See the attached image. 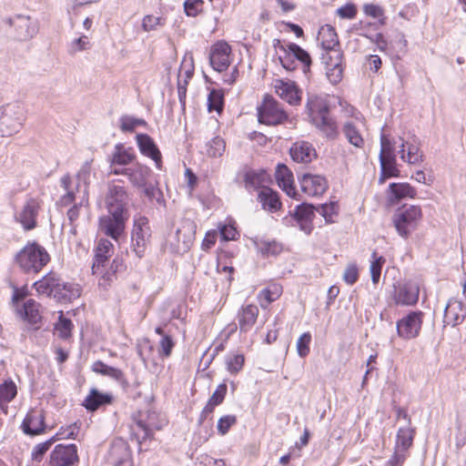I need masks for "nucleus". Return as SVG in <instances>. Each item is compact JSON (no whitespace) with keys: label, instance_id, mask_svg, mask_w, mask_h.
I'll return each instance as SVG.
<instances>
[{"label":"nucleus","instance_id":"4","mask_svg":"<svg viewBox=\"0 0 466 466\" xmlns=\"http://www.w3.org/2000/svg\"><path fill=\"white\" fill-rule=\"evenodd\" d=\"M422 213L419 206L398 208L392 217V223L398 234L407 238L418 228Z\"/></svg>","mask_w":466,"mask_h":466},{"label":"nucleus","instance_id":"31","mask_svg":"<svg viewBox=\"0 0 466 466\" xmlns=\"http://www.w3.org/2000/svg\"><path fill=\"white\" fill-rule=\"evenodd\" d=\"M150 174V169L139 163L135 166L128 167L127 171V177H128L130 183L137 187H142L146 186V182Z\"/></svg>","mask_w":466,"mask_h":466},{"label":"nucleus","instance_id":"34","mask_svg":"<svg viewBox=\"0 0 466 466\" xmlns=\"http://www.w3.org/2000/svg\"><path fill=\"white\" fill-rule=\"evenodd\" d=\"M137 352L145 366L148 364L157 365L155 348L148 339L145 338L138 341Z\"/></svg>","mask_w":466,"mask_h":466},{"label":"nucleus","instance_id":"25","mask_svg":"<svg viewBox=\"0 0 466 466\" xmlns=\"http://www.w3.org/2000/svg\"><path fill=\"white\" fill-rule=\"evenodd\" d=\"M136 138L140 152L152 158L156 163V167L160 169L162 167L161 153L154 140L147 134H137Z\"/></svg>","mask_w":466,"mask_h":466},{"label":"nucleus","instance_id":"61","mask_svg":"<svg viewBox=\"0 0 466 466\" xmlns=\"http://www.w3.org/2000/svg\"><path fill=\"white\" fill-rule=\"evenodd\" d=\"M311 341V334L309 332L303 333L297 341V351L299 357L304 358L309 353V344Z\"/></svg>","mask_w":466,"mask_h":466},{"label":"nucleus","instance_id":"52","mask_svg":"<svg viewBox=\"0 0 466 466\" xmlns=\"http://www.w3.org/2000/svg\"><path fill=\"white\" fill-rule=\"evenodd\" d=\"M338 205L336 202L322 204L317 207V211L325 218L327 223H333V217L338 215Z\"/></svg>","mask_w":466,"mask_h":466},{"label":"nucleus","instance_id":"58","mask_svg":"<svg viewBox=\"0 0 466 466\" xmlns=\"http://www.w3.org/2000/svg\"><path fill=\"white\" fill-rule=\"evenodd\" d=\"M79 431L80 423L74 422L66 428L62 427L55 436H56V441L61 439H76L79 433Z\"/></svg>","mask_w":466,"mask_h":466},{"label":"nucleus","instance_id":"43","mask_svg":"<svg viewBox=\"0 0 466 466\" xmlns=\"http://www.w3.org/2000/svg\"><path fill=\"white\" fill-rule=\"evenodd\" d=\"M131 431L139 442L149 439L153 431L142 420H137L131 426Z\"/></svg>","mask_w":466,"mask_h":466},{"label":"nucleus","instance_id":"3","mask_svg":"<svg viewBox=\"0 0 466 466\" xmlns=\"http://www.w3.org/2000/svg\"><path fill=\"white\" fill-rule=\"evenodd\" d=\"M15 259L23 272L36 274L48 263L50 258L45 248L33 242L24 247Z\"/></svg>","mask_w":466,"mask_h":466},{"label":"nucleus","instance_id":"36","mask_svg":"<svg viewBox=\"0 0 466 466\" xmlns=\"http://www.w3.org/2000/svg\"><path fill=\"white\" fill-rule=\"evenodd\" d=\"M319 39L324 50L339 46V38L335 29L329 25L322 26L319 32Z\"/></svg>","mask_w":466,"mask_h":466},{"label":"nucleus","instance_id":"64","mask_svg":"<svg viewBox=\"0 0 466 466\" xmlns=\"http://www.w3.org/2000/svg\"><path fill=\"white\" fill-rule=\"evenodd\" d=\"M237 423V417L235 415H225L218 421V431L221 435H225L229 431L230 427Z\"/></svg>","mask_w":466,"mask_h":466},{"label":"nucleus","instance_id":"8","mask_svg":"<svg viewBox=\"0 0 466 466\" xmlns=\"http://www.w3.org/2000/svg\"><path fill=\"white\" fill-rule=\"evenodd\" d=\"M108 213L107 216L100 218L99 228L105 235L117 241L125 230L128 214L118 213L117 208H110Z\"/></svg>","mask_w":466,"mask_h":466},{"label":"nucleus","instance_id":"57","mask_svg":"<svg viewBox=\"0 0 466 466\" xmlns=\"http://www.w3.org/2000/svg\"><path fill=\"white\" fill-rule=\"evenodd\" d=\"M380 158L396 157L394 144L384 135L380 137Z\"/></svg>","mask_w":466,"mask_h":466},{"label":"nucleus","instance_id":"56","mask_svg":"<svg viewBox=\"0 0 466 466\" xmlns=\"http://www.w3.org/2000/svg\"><path fill=\"white\" fill-rule=\"evenodd\" d=\"M343 55L339 48H332L325 50V54L322 55V60L326 66H331L334 64L342 65Z\"/></svg>","mask_w":466,"mask_h":466},{"label":"nucleus","instance_id":"33","mask_svg":"<svg viewBox=\"0 0 466 466\" xmlns=\"http://www.w3.org/2000/svg\"><path fill=\"white\" fill-rule=\"evenodd\" d=\"M19 313L25 320L33 325L39 323L42 319L40 305L32 299H27L24 303L23 309Z\"/></svg>","mask_w":466,"mask_h":466},{"label":"nucleus","instance_id":"29","mask_svg":"<svg viewBox=\"0 0 466 466\" xmlns=\"http://www.w3.org/2000/svg\"><path fill=\"white\" fill-rule=\"evenodd\" d=\"M416 435V429L410 425L400 427L396 435L394 448L409 451L413 445V440Z\"/></svg>","mask_w":466,"mask_h":466},{"label":"nucleus","instance_id":"27","mask_svg":"<svg viewBox=\"0 0 466 466\" xmlns=\"http://www.w3.org/2000/svg\"><path fill=\"white\" fill-rule=\"evenodd\" d=\"M465 319L463 304L454 299H451L444 309V322L446 325L455 327L461 324Z\"/></svg>","mask_w":466,"mask_h":466},{"label":"nucleus","instance_id":"9","mask_svg":"<svg viewBox=\"0 0 466 466\" xmlns=\"http://www.w3.org/2000/svg\"><path fill=\"white\" fill-rule=\"evenodd\" d=\"M420 287L414 281L393 285L391 299L396 306H414L419 300Z\"/></svg>","mask_w":466,"mask_h":466},{"label":"nucleus","instance_id":"37","mask_svg":"<svg viewBox=\"0 0 466 466\" xmlns=\"http://www.w3.org/2000/svg\"><path fill=\"white\" fill-rule=\"evenodd\" d=\"M266 173L263 171L249 170L245 174V187L248 190H260L265 182Z\"/></svg>","mask_w":466,"mask_h":466},{"label":"nucleus","instance_id":"6","mask_svg":"<svg viewBox=\"0 0 466 466\" xmlns=\"http://www.w3.org/2000/svg\"><path fill=\"white\" fill-rule=\"evenodd\" d=\"M258 110V121L261 124L278 126L289 121V115L281 104L271 96H266Z\"/></svg>","mask_w":466,"mask_h":466},{"label":"nucleus","instance_id":"39","mask_svg":"<svg viewBox=\"0 0 466 466\" xmlns=\"http://www.w3.org/2000/svg\"><path fill=\"white\" fill-rule=\"evenodd\" d=\"M392 196L400 200L406 197L414 198L416 190L408 183H391L389 186Z\"/></svg>","mask_w":466,"mask_h":466},{"label":"nucleus","instance_id":"45","mask_svg":"<svg viewBox=\"0 0 466 466\" xmlns=\"http://www.w3.org/2000/svg\"><path fill=\"white\" fill-rule=\"evenodd\" d=\"M424 154L420 148L419 143L407 142V163L415 165L423 161Z\"/></svg>","mask_w":466,"mask_h":466},{"label":"nucleus","instance_id":"60","mask_svg":"<svg viewBox=\"0 0 466 466\" xmlns=\"http://www.w3.org/2000/svg\"><path fill=\"white\" fill-rule=\"evenodd\" d=\"M380 164L381 171L388 173L390 176L393 177H397L400 176V170L397 167L396 157L380 158Z\"/></svg>","mask_w":466,"mask_h":466},{"label":"nucleus","instance_id":"7","mask_svg":"<svg viewBox=\"0 0 466 466\" xmlns=\"http://www.w3.org/2000/svg\"><path fill=\"white\" fill-rule=\"evenodd\" d=\"M22 113L19 106L6 105L0 107V137H8L17 133L22 126Z\"/></svg>","mask_w":466,"mask_h":466},{"label":"nucleus","instance_id":"54","mask_svg":"<svg viewBox=\"0 0 466 466\" xmlns=\"http://www.w3.org/2000/svg\"><path fill=\"white\" fill-rule=\"evenodd\" d=\"M185 229V226L183 228H177L176 230V238H177V248L178 251L185 252L187 251L191 244L192 235L190 232L187 234L183 232Z\"/></svg>","mask_w":466,"mask_h":466},{"label":"nucleus","instance_id":"55","mask_svg":"<svg viewBox=\"0 0 466 466\" xmlns=\"http://www.w3.org/2000/svg\"><path fill=\"white\" fill-rule=\"evenodd\" d=\"M244 361L245 358L242 354L228 356L226 359L227 369L231 374H237L242 369Z\"/></svg>","mask_w":466,"mask_h":466},{"label":"nucleus","instance_id":"48","mask_svg":"<svg viewBox=\"0 0 466 466\" xmlns=\"http://www.w3.org/2000/svg\"><path fill=\"white\" fill-rule=\"evenodd\" d=\"M225 148V141L221 137H216L207 144V154L212 157H221Z\"/></svg>","mask_w":466,"mask_h":466},{"label":"nucleus","instance_id":"14","mask_svg":"<svg viewBox=\"0 0 466 466\" xmlns=\"http://www.w3.org/2000/svg\"><path fill=\"white\" fill-rule=\"evenodd\" d=\"M231 48L226 42H218L212 46L209 53V63L214 70L223 72L230 64Z\"/></svg>","mask_w":466,"mask_h":466},{"label":"nucleus","instance_id":"18","mask_svg":"<svg viewBox=\"0 0 466 466\" xmlns=\"http://www.w3.org/2000/svg\"><path fill=\"white\" fill-rule=\"evenodd\" d=\"M276 94L290 106H298L301 101V90L292 81L277 79L274 85Z\"/></svg>","mask_w":466,"mask_h":466},{"label":"nucleus","instance_id":"12","mask_svg":"<svg viewBox=\"0 0 466 466\" xmlns=\"http://www.w3.org/2000/svg\"><path fill=\"white\" fill-rule=\"evenodd\" d=\"M78 460L76 444H57L49 455V466H73Z\"/></svg>","mask_w":466,"mask_h":466},{"label":"nucleus","instance_id":"46","mask_svg":"<svg viewBox=\"0 0 466 466\" xmlns=\"http://www.w3.org/2000/svg\"><path fill=\"white\" fill-rule=\"evenodd\" d=\"M274 46L279 47L280 50H282L284 52V55L279 56V57L281 66L289 71L294 70L296 68V62L294 60L293 55L289 50L288 46L280 45V41L278 40L277 45H275Z\"/></svg>","mask_w":466,"mask_h":466},{"label":"nucleus","instance_id":"13","mask_svg":"<svg viewBox=\"0 0 466 466\" xmlns=\"http://www.w3.org/2000/svg\"><path fill=\"white\" fill-rule=\"evenodd\" d=\"M41 207L37 198H28L21 210L15 213V218L19 222L26 231L32 230L36 227V218Z\"/></svg>","mask_w":466,"mask_h":466},{"label":"nucleus","instance_id":"35","mask_svg":"<svg viewBox=\"0 0 466 466\" xmlns=\"http://www.w3.org/2000/svg\"><path fill=\"white\" fill-rule=\"evenodd\" d=\"M112 396L109 394H104L99 392L96 389L90 390L89 395L84 400V406L86 410L94 411L97 410L101 405L110 403Z\"/></svg>","mask_w":466,"mask_h":466},{"label":"nucleus","instance_id":"16","mask_svg":"<svg viewBox=\"0 0 466 466\" xmlns=\"http://www.w3.org/2000/svg\"><path fill=\"white\" fill-rule=\"evenodd\" d=\"M301 190L309 197H317L324 194L328 189V181L320 175L304 174L299 179Z\"/></svg>","mask_w":466,"mask_h":466},{"label":"nucleus","instance_id":"32","mask_svg":"<svg viewBox=\"0 0 466 466\" xmlns=\"http://www.w3.org/2000/svg\"><path fill=\"white\" fill-rule=\"evenodd\" d=\"M135 159V155L131 148H126L124 145L117 144L110 157V167L113 166H127Z\"/></svg>","mask_w":466,"mask_h":466},{"label":"nucleus","instance_id":"30","mask_svg":"<svg viewBox=\"0 0 466 466\" xmlns=\"http://www.w3.org/2000/svg\"><path fill=\"white\" fill-rule=\"evenodd\" d=\"M60 183L61 187L66 190V194L63 195L59 200L60 205L66 207L72 204L73 202H78L79 197L82 195V193H78L76 190L77 183L75 186H73L69 175H65L64 177H62Z\"/></svg>","mask_w":466,"mask_h":466},{"label":"nucleus","instance_id":"2","mask_svg":"<svg viewBox=\"0 0 466 466\" xmlns=\"http://www.w3.org/2000/svg\"><path fill=\"white\" fill-rule=\"evenodd\" d=\"M34 288L40 295L53 297L60 302H71L80 297L78 284L62 281L55 273H48L34 283Z\"/></svg>","mask_w":466,"mask_h":466},{"label":"nucleus","instance_id":"50","mask_svg":"<svg viewBox=\"0 0 466 466\" xmlns=\"http://www.w3.org/2000/svg\"><path fill=\"white\" fill-rule=\"evenodd\" d=\"M55 441H56V436H53L45 442L36 444L31 453L32 460L41 461L45 453L51 448Z\"/></svg>","mask_w":466,"mask_h":466},{"label":"nucleus","instance_id":"5","mask_svg":"<svg viewBox=\"0 0 466 466\" xmlns=\"http://www.w3.org/2000/svg\"><path fill=\"white\" fill-rule=\"evenodd\" d=\"M151 235L152 231L148 218L141 215L135 216L131 230V250L138 258L145 256L150 244Z\"/></svg>","mask_w":466,"mask_h":466},{"label":"nucleus","instance_id":"41","mask_svg":"<svg viewBox=\"0 0 466 466\" xmlns=\"http://www.w3.org/2000/svg\"><path fill=\"white\" fill-rule=\"evenodd\" d=\"M255 246L263 256H276L282 250L281 245L275 240H257Z\"/></svg>","mask_w":466,"mask_h":466},{"label":"nucleus","instance_id":"44","mask_svg":"<svg viewBox=\"0 0 466 466\" xmlns=\"http://www.w3.org/2000/svg\"><path fill=\"white\" fill-rule=\"evenodd\" d=\"M17 394L16 385L11 380L0 385V402H10Z\"/></svg>","mask_w":466,"mask_h":466},{"label":"nucleus","instance_id":"51","mask_svg":"<svg viewBox=\"0 0 466 466\" xmlns=\"http://www.w3.org/2000/svg\"><path fill=\"white\" fill-rule=\"evenodd\" d=\"M372 258L370 270L372 282L377 284L380 278L382 266L386 260L382 256L377 257V253L375 251L372 253Z\"/></svg>","mask_w":466,"mask_h":466},{"label":"nucleus","instance_id":"23","mask_svg":"<svg viewBox=\"0 0 466 466\" xmlns=\"http://www.w3.org/2000/svg\"><path fill=\"white\" fill-rule=\"evenodd\" d=\"M289 154L294 162L308 164L317 157L315 148L306 141L296 142L289 149Z\"/></svg>","mask_w":466,"mask_h":466},{"label":"nucleus","instance_id":"24","mask_svg":"<svg viewBox=\"0 0 466 466\" xmlns=\"http://www.w3.org/2000/svg\"><path fill=\"white\" fill-rule=\"evenodd\" d=\"M276 180L279 187L290 198L297 199L298 193L294 187L292 172L284 164H279L276 168Z\"/></svg>","mask_w":466,"mask_h":466},{"label":"nucleus","instance_id":"20","mask_svg":"<svg viewBox=\"0 0 466 466\" xmlns=\"http://www.w3.org/2000/svg\"><path fill=\"white\" fill-rule=\"evenodd\" d=\"M21 428L25 434L30 436L45 432V416L41 410H31L24 419Z\"/></svg>","mask_w":466,"mask_h":466},{"label":"nucleus","instance_id":"19","mask_svg":"<svg viewBox=\"0 0 466 466\" xmlns=\"http://www.w3.org/2000/svg\"><path fill=\"white\" fill-rule=\"evenodd\" d=\"M107 461L112 466H132L129 449L123 441H114L107 454Z\"/></svg>","mask_w":466,"mask_h":466},{"label":"nucleus","instance_id":"21","mask_svg":"<svg viewBox=\"0 0 466 466\" xmlns=\"http://www.w3.org/2000/svg\"><path fill=\"white\" fill-rule=\"evenodd\" d=\"M114 254V246L106 238H100L95 250V258L92 265V273L96 275L100 268H105L106 263Z\"/></svg>","mask_w":466,"mask_h":466},{"label":"nucleus","instance_id":"28","mask_svg":"<svg viewBox=\"0 0 466 466\" xmlns=\"http://www.w3.org/2000/svg\"><path fill=\"white\" fill-rule=\"evenodd\" d=\"M258 308L256 305H247L242 307L238 313V327L241 333H246L251 329L258 316Z\"/></svg>","mask_w":466,"mask_h":466},{"label":"nucleus","instance_id":"53","mask_svg":"<svg viewBox=\"0 0 466 466\" xmlns=\"http://www.w3.org/2000/svg\"><path fill=\"white\" fill-rule=\"evenodd\" d=\"M175 347V341L173 338L169 336H164L158 342V355L162 359L169 358L172 354Z\"/></svg>","mask_w":466,"mask_h":466},{"label":"nucleus","instance_id":"1","mask_svg":"<svg viewBox=\"0 0 466 466\" xmlns=\"http://www.w3.org/2000/svg\"><path fill=\"white\" fill-rule=\"evenodd\" d=\"M306 112L310 122L327 138L335 139L338 137V127L329 116V103L325 96L309 95L306 103Z\"/></svg>","mask_w":466,"mask_h":466},{"label":"nucleus","instance_id":"17","mask_svg":"<svg viewBox=\"0 0 466 466\" xmlns=\"http://www.w3.org/2000/svg\"><path fill=\"white\" fill-rule=\"evenodd\" d=\"M317 207L309 203H302L296 207L292 218L297 222L300 230L309 235L313 229V219Z\"/></svg>","mask_w":466,"mask_h":466},{"label":"nucleus","instance_id":"49","mask_svg":"<svg viewBox=\"0 0 466 466\" xmlns=\"http://www.w3.org/2000/svg\"><path fill=\"white\" fill-rule=\"evenodd\" d=\"M73 327L74 325L72 321L61 315L59 317L58 322L56 324L55 329L59 338L66 339L71 337Z\"/></svg>","mask_w":466,"mask_h":466},{"label":"nucleus","instance_id":"47","mask_svg":"<svg viewBox=\"0 0 466 466\" xmlns=\"http://www.w3.org/2000/svg\"><path fill=\"white\" fill-rule=\"evenodd\" d=\"M223 94L219 90H211L208 97V111L221 113L223 110Z\"/></svg>","mask_w":466,"mask_h":466},{"label":"nucleus","instance_id":"11","mask_svg":"<svg viewBox=\"0 0 466 466\" xmlns=\"http://www.w3.org/2000/svg\"><path fill=\"white\" fill-rule=\"evenodd\" d=\"M423 313L411 311L397 321L398 336L403 339H411L419 336L422 325Z\"/></svg>","mask_w":466,"mask_h":466},{"label":"nucleus","instance_id":"26","mask_svg":"<svg viewBox=\"0 0 466 466\" xmlns=\"http://www.w3.org/2000/svg\"><path fill=\"white\" fill-rule=\"evenodd\" d=\"M258 201L264 210L270 213L279 211L282 207L278 192L268 187H261L258 194Z\"/></svg>","mask_w":466,"mask_h":466},{"label":"nucleus","instance_id":"62","mask_svg":"<svg viewBox=\"0 0 466 466\" xmlns=\"http://www.w3.org/2000/svg\"><path fill=\"white\" fill-rule=\"evenodd\" d=\"M326 68L327 77L329 78L330 83L335 85L341 80L343 75L342 65L334 64L331 66H326Z\"/></svg>","mask_w":466,"mask_h":466},{"label":"nucleus","instance_id":"40","mask_svg":"<svg viewBox=\"0 0 466 466\" xmlns=\"http://www.w3.org/2000/svg\"><path fill=\"white\" fill-rule=\"evenodd\" d=\"M287 46L289 47V50L293 55L294 58L302 64L303 71L305 73L309 71L311 66V58L309 54L297 44L289 43Z\"/></svg>","mask_w":466,"mask_h":466},{"label":"nucleus","instance_id":"15","mask_svg":"<svg viewBox=\"0 0 466 466\" xmlns=\"http://www.w3.org/2000/svg\"><path fill=\"white\" fill-rule=\"evenodd\" d=\"M5 22L15 27L16 30V37L20 40H27L32 38L37 33L36 23L30 16L17 15L9 17Z\"/></svg>","mask_w":466,"mask_h":466},{"label":"nucleus","instance_id":"42","mask_svg":"<svg viewBox=\"0 0 466 466\" xmlns=\"http://www.w3.org/2000/svg\"><path fill=\"white\" fill-rule=\"evenodd\" d=\"M92 370L95 371L96 373L108 376L116 380H122L123 375H124L123 372L119 369L110 367V366L105 364L101 360H97L93 363Z\"/></svg>","mask_w":466,"mask_h":466},{"label":"nucleus","instance_id":"10","mask_svg":"<svg viewBox=\"0 0 466 466\" xmlns=\"http://www.w3.org/2000/svg\"><path fill=\"white\" fill-rule=\"evenodd\" d=\"M88 177L89 167L87 164H86L82 167L76 175L78 180L76 190L78 193H82V195L79 197V201L75 203V205L67 211V218L71 225H73L74 222L78 218L79 208L83 206L88 205V184L86 182Z\"/></svg>","mask_w":466,"mask_h":466},{"label":"nucleus","instance_id":"63","mask_svg":"<svg viewBox=\"0 0 466 466\" xmlns=\"http://www.w3.org/2000/svg\"><path fill=\"white\" fill-rule=\"evenodd\" d=\"M410 456L409 451L394 448L393 454L387 461L386 466H403L405 461Z\"/></svg>","mask_w":466,"mask_h":466},{"label":"nucleus","instance_id":"22","mask_svg":"<svg viewBox=\"0 0 466 466\" xmlns=\"http://www.w3.org/2000/svg\"><path fill=\"white\" fill-rule=\"evenodd\" d=\"M127 195L126 190L121 186L111 185L108 189V195L106 197L107 210L110 212V208L114 209L117 208L118 213L128 214L127 208Z\"/></svg>","mask_w":466,"mask_h":466},{"label":"nucleus","instance_id":"38","mask_svg":"<svg viewBox=\"0 0 466 466\" xmlns=\"http://www.w3.org/2000/svg\"><path fill=\"white\" fill-rule=\"evenodd\" d=\"M343 134L348 139V141L356 147H362L364 144V139L360 135V130L357 127L351 122H347L344 124L342 128Z\"/></svg>","mask_w":466,"mask_h":466},{"label":"nucleus","instance_id":"59","mask_svg":"<svg viewBox=\"0 0 466 466\" xmlns=\"http://www.w3.org/2000/svg\"><path fill=\"white\" fill-rule=\"evenodd\" d=\"M143 119L135 118L129 116H123L120 118V129L124 132H133L137 126L145 125Z\"/></svg>","mask_w":466,"mask_h":466}]
</instances>
